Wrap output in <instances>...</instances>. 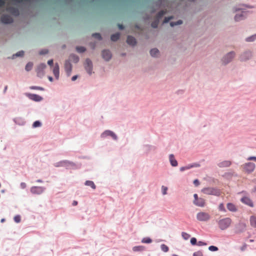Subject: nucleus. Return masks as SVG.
<instances>
[{
  "mask_svg": "<svg viewBox=\"0 0 256 256\" xmlns=\"http://www.w3.org/2000/svg\"><path fill=\"white\" fill-rule=\"evenodd\" d=\"M232 11L234 12L240 11V13H237L234 16V20L236 22L246 19L249 12V11L246 10L244 8H242V5H238L233 7Z\"/></svg>",
  "mask_w": 256,
  "mask_h": 256,
  "instance_id": "f257e3e1",
  "label": "nucleus"
},
{
  "mask_svg": "<svg viewBox=\"0 0 256 256\" xmlns=\"http://www.w3.org/2000/svg\"><path fill=\"white\" fill-rule=\"evenodd\" d=\"M54 165L56 168L64 167L66 170L76 169L78 168L74 162L68 160H62L54 163Z\"/></svg>",
  "mask_w": 256,
  "mask_h": 256,
  "instance_id": "f03ea898",
  "label": "nucleus"
},
{
  "mask_svg": "<svg viewBox=\"0 0 256 256\" xmlns=\"http://www.w3.org/2000/svg\"><path fill=\"white\" fill-rule=\"evenodd\" d=\"M236 54L234 51H230L224 54L221 58L222 65L226 66L231 62L236 57Z\"/></svg>",
  "mask_w": 256,
  "mask_h": 256,
  "instance_id": "7ed1b4c3",
  "label": "nucleus"
},
{
  "mask_svg": "<svg viewBox=\"0 0 256 256\" xmlns=\"http://www.w3.org/2000/svg\"><path fill=\"white\" fill-rule=\"evenodd\" d=\"M232 222V220L230 218H223L218 221V228L222 230L228 228L230 226Z\"/></svg>",
  "mask_w": 256,
  "mask_h": 256,
  "instance_id": "20e7f679",
  "label": "nucleus"
},
{
  "mask_svg": "<svg viewBox=\"0 0 256 256\" xmlns=\"http://www.w3.org/2000/svg\"><path fill=\"white\" fill-rule=\"evenodd\" d=\"M100 137L102 139L107 138L108 137H111L114 140L117 141L118 137L116 134L111 130H104L100 136Z\"/></svg>",
  "mask_w": 256,
  "mask_h": 256,
  "instance_id": "39448f33",
  "label": "nucleus"
},
{
  "mask_svg": "<svg viewBox=\"0 0 256 256\" xmlns=\"http://www.w3.org/2000/svg\"><path fill=\"white\" fill-rule=\"evenodd\" d=\"M253 52L250 50H246L242 52L240 56V60L242 62H247L252 58Z\"/></svg>",
  "mask_w": 256,
  "mask_h": 256,
  "instance_id": "423d86ee",
  "label": "nucleus"
},
{
  "mask_svg": "<svg viewBox=\"0 0 256 256\" xmlns=\"http://www.w3.org/2000/svg\"><path fill=\"white\" fill-rule=\"evenodd\" d=\"M202 192L206 194L213 195L218 196L220 195V190L214 188H205L202 190Z\"/></svg>",
  "mask_w": 256,
  "mask_h": 256,
  "instance_id": "0eeeda50",
  "label": "nucleus"
},
{
  "mask_svg": "<svg viewBox=\"0 0 256 256\" xmlns=\"http://www.w3.org/2000/svg\"><path fill=\"white\" fill-rule=\"evenodd\" d=\"M196 219L200 222H208L210 218V216L206 212H200L196 214Z\"/></svg>",
  "mask_w": 256,
  "mask_h": 256,
  "instance_id": "6e6552de",
  "label": "nucleus"
},
{
  "mask_svg": "<svg viewBox=\"0 0 256 256\" xmlns=\"http://www.w3.org/2000/svg\"><path fill=\"white\" fill-rule=\"evenodd\" d=\"M46 188L42 186H32L30 188V192L34 195H40L46 190Z\"/></svg>",
  "mask_w": 256,
  "mask_h": 256,
  "instance_id": "1a4fd4ad",
  "label": "nucleus"
},
{
  "mask_svg": "<svg viewBox=\"0 0 256 256\" xmlns=\"http://www.w3.org/2000/svg\"><path fill=\"white\" fill-rule=\"evenodd\" d=\"M246 223L240 222L234 226V232L236 234L242 233L246 230Z\"/></svg>",
  "mask_w": 256,
  "mask_h": 256,
  "instance_id": "9d476101",
  "label": "nucleus"
},
{
  "mask_svg": "<svg viewBox=\"0 0 256 256\" xmlns=\"http://www.w3.org/2000/svg\"><path fill=\"white\" fill-rule=\"evenodd\" d=\"M84 67L89 75H91L93 72V64L92 60L89 58L86 60L84 64Z\"/></svg>",
  "mask_w": 256,
  "mask_h": 256,
  "instance_id": "9b49d317",
  "label": "nucleus"
},
{
  "mask_svg": "<svg viewBox=\"0 0 256 256\" xmlns=\"http://www.w3.org/2000/svg\"><path fill=\"white\" fill-rule=\"evenodd\" d=\"M194 198L193 203L195 206L199 207H204L205 206V200L202 198H198L196 194H194Z\"/></svg>",
  "mask_w": 256,
  "mask_h": 256,
  "instance_id": "f8f14e48",
  "label": "nucleus"
},
{
  "mask_svg": "<svg viewBox=\"0 0 256 256\" xmlns=\"http://www.w3.org/2000/svg\"><path fill=\"white\" fill-rule=\"evenodd\" d=\"M26 96L30 100H33L36 102H40L43 100V98L37 94H31V93H26Z\"/></svg>",
  "mask_w": 256,
  "mask_h": 256,
  "instance_id": "ddd939ff",
  "label": "nucleus"
},
{
  "mask_svg": "<svg viewBox=\"0 0 256 256\" xmlns=\"http://www.w3.org/2000/svg\"><path fill=\"white\" fill-rule=\"evenodd\" d=\"M256 168V164L252 162L246 163L244 166V170L248 174L253 172Z\"/></svg>",
  "mask_w": 256,
  "mask_h": 256,
  "instance_id": "4468645a",
  "label": "nucleus"
},
{
  "mask_svg": "<svg viewBox=\"0 0 256 256\" xmlns=\"http://www.w3.org/2000/svg\"><path fill=\"white\" fill-rule=\"evenodd\" d=\"M46 65L44 63L40 64L37 68L36 72L38 76L42 78L44 76V70L46 68Z\"/></svg>",
  "mask_w": 256,
  "mask_h": 256,
  "instance_id": "2eb2a0df",
  "label": "nucleus"
},
{
  "mask_svg": "<svg viewBox=\"0 0 256 256\" xmlns=\"http://www.w3.org/2000/svg\"><path fill=\"white\" fill-rule=\"evenodd\" d=\"M102 56L103 59L106 62H108L112 57V52L108 50H104L102 52Z\"/></svg>",
  "mask_w": 256,
  "mask_h": 256,
  "instance_id": "dca6fc26",
  "label": "nucleus"
},
{
  "mask_svg": "<svg viewBox=\"0 0 256 256\" xmlns=\"http://www.w3.org/2000/svg\"><path fill=\"white\" fill-rule=\"evenodd\" d=\"M64 70L67 76H69L71 74L72 72V64L70 63V60H66L64 64Z\"/></svg>",
  "mask_w": 256,
  "mask_h": 256,
  "instance_id": "f3484780",
  "label": "nucleus"
},
{
  "mask_svg": "<svg viewBox=\"0 0 256 256\" xmlns=\"http://www.w3.org/2000/svg\"><path fill=\"white\" fill-rule=\"evenodd\" d=\"M1 22L2 24H8L13 22L12 18L8 14H4L2 16Z\"/></svg>",
  "mask_w": 256,
  "mask_h": 256,
  "instance_id": "a211bd4d",
  "label": "nucleus"
},
{
  "mask_svg": "<svg viewBox=\"0 0 256 256\" xmlns=\"http://www.w3.org/2000/svg\"><path fill=\"white\" fill-rule=\"evenodd\" d=\"M14 122L18 126H24L26 124L24 118L22 117H16L13 119Z\"/></svg>",
  "mask_w": 256,
  "mask_h": 256,
  "instance_id": "6ab92c4d",
  "label": "nucleus"
},
{
  "mask_svg": "<svg viewBox=\"0 0 256 256\" xmlns=\"http://www.w3.org/2000/svg\"><path fill=\"white\" fill-rule=\"evenodd\" d=\"M232 164V162L229 160H224L218 164V166L220 168H227Z\"/></svg>",
  "mask_w": 256,
  "mask_h": 256,
  "instance_id": "aec40b11",
  "label": "nucleus"
},
{
  "mask_svg": "<svg viewBox=\"0 0 256 256\" xmlns=\"http://www.w3.org/2000/svg\"><path fill=\"white\" fill-rule=\"evenodd\" d=\"M126 42L132 46H134L136 44V39L132 36H128L127 37Z\"/></svg>",
  "mask_w": 256,
  "mask_h": 256,
  "instance_id": "412c9836",
  "label": "nucleus"
},
{
  "mask_svg": "<svg viewBox=\"0 0 256 256\" xmlns=\"http://www.w3.org/2000/svg\"><path fill=\"white\" fill-rule=\"evenodd\" d=\"M168 159L170 164L172 166L176 167L178 166V162L176 160L175 158L174 154H170L168 156Z\"/></svg>",
  "mask_w": 256,
  "mask_h": 256,
  "instance_id": "4be33fe9",
  "label": "nucleus"
},
{
  "mask_svg": "<svg viewBox=\"0 0 256 256\" xmlns=\"http://www.w3.org/2000/svg\"><path fill=\"white\" fill-rule=\"evenodd\" d=\"M241 202L248 206L252 207L254 206L252 201L248 197L244 196L241 198Z\"/></svg>",
  "mask_w": 256,
  "mask_h": 256,
  "instance_id": "5701e85b",
  "label": "nucleus"
},
{
  "mask_svg": "<svg viewBox=\"0 0 256 256\" xmlns=\"http://www.w3.org/2000/svg\"><path fill=\"white\" fill-rule=\"evenodd\" d=\"M143 148L145 152L147 153L154 151L156 150V147L154 146L146 144L143 146Z\"/></svg>",
  "mask_w": 256,
  "mask_h": 256,
  "instance_id": "b1692460",
  "label": "nucleus"
},
{
  "mask_svg": "<svg viewBox=\"0 0 256 256\" xmlns=\"http://www.w3.org/2000/svg\"><path fill=\"white\" fill-rule=\"evenodd\" d=\"M52 72L56 78L58 80L60 76V68L58 63L55 64Z\"/></svg>",
  "mask_w": 256,
  "mask_h": 256,
  "instance_id": "393cba45",
  "label": "nucleus"
},
{
  "mask_svg": "<svg viewBox=\"0 0 256 256\" xmlns=\"http://www.w3.org/2000/svg\"><path fill=\"white\" fill-rule=\"evenodd\" d=\"M160 53L159 50L157 48H153L150 50V54L152 58H158Z\"/></svg>",
  "mask_w": 256,
  "mask_h": 256,
  "instance_id": "a878e982",
  "label": "nucleus"
},
{
  "mask_svg": "<svg viewBox=\"0 0 256 256\" xmlns=\"http://www.w3.org/2000/svg\"><path fill=\"white\" fill-rule=\"evenodd\" d=\"M226 207L228 210L232 212H236L238 210L236 206L231 202L228 203L226 204Z\"/></svg>",
  "mask_w": 256,
  "mask_h": 256,
  "instance_id": "bb28decb",
  "label": "nucleus"
},
{
  "mask_svg": "<svg viewBox=\"0 0 256 256\" xmlns=\"http://www.w3.org/2000/svg\"><path fill=\"white\" fill-rule=\"evenodd\" d=\"M146 248L143 246H137L132 248V250L134 252H143L145 250Z\"/></svg>",
  "mask_w": 256,
  "mask_h": 256,
  "instance_id": "cd10ccee",
  "label": "nucleus"
},
{
  "mask_svg": "<svg viewBox=\"0 0 256 256\" xmlns=\"http://www.w3.org/2000/svg\"><path fill=\"white\" fill-rule=\"evenodd\" d=\"M84 184L86 186H90L92 190H95L96 188V186L92 180H86L84 182Z\"/></svg>",
  "mask_w": 256,
  "mask_h": 256,
  "instance_id": "c85d7f7f",
  "label": "nucleus"
},
{
  "mask_svg": "<svg viewBox=\"0 0 256 256\" xmlns=\"http://www.w3.org/2000/svg\"><path fill=\"white\" fill-rule=\"evenodd\" d=\"M250 226L256 228V217L254 216H251L250 218Z\"/></svg>",
  "mask_w": 256,
  "mask_h": 256,
  "instance_id": "c756f323",
  "label": "nucleus"
},
{
  "mask_svg": "<svg viewBox=\"0 0 256 256\" xmlns=\"http://www.w3.org/2000/svg\"><path fill=\"white\" fill-rule=\"evenodd\" d=\"M70 57L74 63H78L79 62L80 58L76 54H72L70 55Z\"/></svg>",
  "mask_w": 256,
  "mask_h": 256,
  "instance_id": "7c9ffc66",
  "label": "nucleus"
},
{
  "mask_svg": "<svg viewBox=\"0 0 256 256\" xmlns=\"http://www.w3.org/2000/svg\"><path fill=\"white\" fill-rule=\"evenodd\" d=\"M256 40V34H252L246 38L245 40L246 42H253Z\"/></svg>",
  "mask_w": 256,
  "mask_h": 256,
  "instance_id": "2f4dec72",
  "label": "nucleus"
},
{
  "mask_svg": "<svg viewBox=\"0 0 256 256\" xmlns=\"http://www.w3.org/2000/svg\"><path fill=\"white\" fill-rule=\"evenodd\" d=\"M120 34L119 32H116L111 36L110 39L113 42H116L120 38Z\"/></svg>",
  "mask_w": 256,
  "mask_h": 256,
  "instance_id": "473e14b6",
  "label": "nucleus"
},
{
  "mask_svg": "<svg viewBox=\"0 0 256 256\" xmlns=\"http://www.w3.org/2000/svg\"><path fill=\"white\" fill-rule=\"evenodd\" d=\"M33 63L32 62H28L27 63L25 66V70L26 72H30L32 70V67H33Z\"/></svg>",
  "mask_w": 256,
  "mask_h": 256,
  "instance_id": "72a5a7b5",
  "label": "nucleus"
},
{
  "mask_svg": "<svg viewBox=\"0 0 256 256\" xmlns=\"http://www.w3.org/2000/svg\"><path fill=\"white\" fill-rule=\"evenodd\" d=\"M182 22H183L182 20H178L176 22H170V26L172 27H174V26H176L182 24Z\"/></svg>",
  "mask_w": 256,
  "mask_h": 256,
  "instance_id": "f704fd0d",
  "label": "nucleus"
},
{
  "mask_svg": "<svg viewBox=\"0 0 256 256\" xmlns=\"http://www.w3.org/2000/svg\"><path fill=\"white\" fill-rule=\"evenodd\" d=\"M141 242L144 244H150L152 242V240L150 237L144 238Z\"/></svg>",
  "mask_w": 256,
  "mask_h": 256,
  "instance_id": "c9c22d12",
  "label": "nucleus"
},
{
  "mask_svg": "<svg viewBox=\"0 0 256 256\" xmlns=\"http://www.w3.org/2000/svg\"><path fill=\"white\" fill-rule=\"evenodd\" d=\"M166 14V12L164 10H162L158 12V14H157L156 19L159 20Z\"/></svg>",
  "mask_w": 256,
  "mask_h": 256,
  "instance_id": "e433bc0d",
  "label": "nucleus"
},
{
  "mask_svg": "<svg viewBox=\"0 0 256 256\" xmlns=\"http://www.w3.org/2000/svg\"><path fill=\"white\" fill-rule=\"evenodd\" d=\"M182 236L184 240H188L190 237V235L186 232H182Z\"/></svg>",
  "mask_w": 256,
  "mask_h": 256,
  "instance_id": "4c0bfd02",
  "label": "nucleus"
},
{
  "mask_svg": "<svg viewBox=\"0 0 256 256\" xmlns=\"http://www.w3.org/2000/svg\"><path fill=\"white\" fill-rule=\"evenodd\" d=\"M190 168H191V166H190V164L185 166L180 167V172H182L184 170H189Z\"/></svg>",
  "mask_w": 256,
  "mask_h": 256,
  "instance_id": "58836bf2",
  "label": "nucleus"
},
{
  "mask_svg": "<svg viewBox=\"0 0 256 256\" xmlns=\"http://www.w3.org/2000/svg\"><path fill=\"white\" fill-rule=\"evenodd\" d=\"M76 51L79 53H83L86 50V48L84 46H76Z\"/></svg>",
  "mask_w": 256,
  "mask_h": 256,
  "instance_id": "ea45409f",
  "label": "nucleus"
},
{
  "mask_svg": "<svg viewBox=\"0 0 256 256\" xmlns=\"http://www.w3.org/2000/svg\"><path fill=\"white\" fill-rule=\"evenodd\" d=\"M160 248L161 250L164 252H168L169 250L168 247L165 244H162L160 245Z\"/></svg>",
  "mask_w": 256,
  "mask_h": 256,
  "instance_id": "a19ab883",
  "label": "nucleus"
},
{
  "mask_svg": "<svg viewBox=\"0 0 256 256\" xmlns=\"http://www.w3.org/2000/svg\"><path fill=\"white\" fill-rule=\"evenodd\" d=\"M42 122L40 120L35 121L32 124V128H36L42 126Z\"/></svg>",
  "mask_w": 256,
  "mask_h": 256,
  "instance_id": "79ce46f5",
  "label": "nucleus"
},
{
  "mask_svg": "<svg viewBox=\"0 0 256 256\" xmlns=\"http://www.w3.org/2000/svg\"><path fill=\"white\" fill-rule=\"evenodd\" d=\"M30 88L32 90H40L42 91H44V88L39 86H31L30 87Z\"/></svg>",
  "mask_w": 256,
  "mask_h": 256,
  "instance_id": "37998d69",
  "label": "nucleus"
},
{
  "mask_svg": "<svg viewBox=\"0 0 256 256\" xmlns=\"http://www.w3.org/2000/svg\"><path fill=\"white\" fill-rule=\"evenodd\" d=\"M158 22H159V20H156L154 21L151 24L152 27L154 28H157L158 26Z\"/></svg>",
  "mask_w": 256,
  "mask_h": 256,
  "instance_id": "c03bdc74",
  "label": "nucleus"
},
{
  "mask_svg": "<svg viewBox=\"0 0 256 256\" xmlns=\"http://www.w3.org/2000/svg\"><path fill=\"white\" fill-rule=\"evenodd\" d=\"M208 250L210 252H216L218 250V248L216 246H210L208 247Z\"/></svg>",
  "mask_w": 256,
  "mask_h": 256,
  "instance_id": "a18cd8bd",
  "label": "nucleus"
},
{
  "mask_svg": "<svg viewBox=\"0 0 256 256\" xmlns=\"http://www.w3.org/2000/svg\"><path fill=\"white\" fill-rule=\"evenodd\" d=\"M24 50H20L14 54V56L16 57H22L24 55Z\"/></svg>",
  "mask_w": 256,
  "mask_h": 256,
  "instance_id": "49530a36",
  "label": "nucleus"
},
{
  "mask_svg": "<svg viewBox=\"0 0 256 256\" xmlns=\"http://www.w3.org/2000/svg\"><path fill=\"white\" fill-rule=\"evenodd\" d=\"M92 36L98 40H102V37L100 33H94L92 34Z\"/></svg>",
  "mask_w": 256,
  "mask_h": 256,
  "instance_id": "de8ad7c7",
  "label": "nucleus"
},
{
  "mask_svg": "<svg viewBox=\"0 0 256 256\" xmlns=\"http://www.w3.org/2000/svg\"><path fill=\"white\" fill-rule=\"evenodd\" d=\"M14 221L16 222V223H18L20 222V220H21V218H20V215H16L14 217Z\"/></svg>",
  "mask_w": 256,
  "mask_h": 256,
  "instance_id": "09e8293b",
  "label": "nucleus"
},
{
  "mask_svg": "<svg viewBox=\"0 0 256 256\" xmlns=\"http://www.w3.org/2000/svg\"><path fill=\"white\" fill-rule=\"evenodd\" d=\"M218 209L220 211L224 212H226V210L224 206L222 203H221L220 204V205L218 206Z\"/></svg>",
  "mask_w": 256,
  "mask_h": 256,
  "instance_id": "8fccbe9b",
  "label": "nucleus"
},
{
  "mask_svg": "<svg viewBox=\"0 0 256 256\" xmlns=\"http://www.w3.org/2000/svg\"><path fill=\"white\" fill-rule=\"evenodd\" d=\"M192 256H204L202 251L198 250L194 252Z\"/></svg>",
  "mask_w": 256,
  "mask_h": 256,
  "instance_id": "3c124183",
  "label": "nucleus"
},
{
  "mask_svg": "<svg viewBox=\"0 0 256 256\" xmlns=\"http://www.w3.org/2000/svg\"><path fill=\"white\" fill-rule=\"evenodd\" d=\"M190 242L192 246H194L196 244H198L197 240L196 238H192L190 240Z\"/></svg>",
  "mask_w": 256,
  "mask_h": 256,
  "instance_id": "603ef678",
  "label": "nucleus"
},
{
  "mask_svg": "<svg viewBox=\"0 0 256 256\" xmlns=\"http://www.w3.org/2000/svg\"><path fill=\"white\" fill-rule=\"evenodd\" d=\"M173 18H174L173 16H168V17H165L163 22L164 24L168 23V22H169V21L170 20L172 19Z\"/></svg>",
  "mask_w": 256,
  "mask_h": 256,
  "instance_id": "864d4df0",
  "label": "nucleus"
},
{
  "mask_svg": "<svg viewBox=\"0 0 256 256\" xmlns=\"http://www.w3.org/2000/svg\"><path fill=\"white\" fill-rule=\"evenodd\" d=\"M191 168H198L200 166V164L198 162H194L190 164Z\"/></svg>",
  "mask_w": 256,
  "mask_h": 256,
  "instance_id": "5fc2aeb1",
  "label": "nucleus"
},
{
  "mask_svg": "<svg viewBox=\"0 0 256 256\" xmlns=\"http://www.w3.org/2000/svg\"><path fill=\"white\" fill-rule=\"evenodd\" d=\"M239 5H242V7L244 8V7L248 8H254V6L246 4H240Z\"/></svg>",
  "mask_w": 256,
  "mask_h": 256,
  "instance_id": "6e6d98bb",
  "label": "nucleus"
},
{
  "mask_svg": "<svg viewBox=\"0 0 256 256\" xmlns=\"http://www.w3.org/2000/svg\"><path fill=\"white\" fill-rule=\"evenodd\" d=\"M48 52V50H46V49H43V50H41L39 52V54L40 55H44V54H47Z\"/></svg>",
  "mask_w": 256,
  "mask_h": 256,
  "instance_id": "4d7b16f0",
  "label": "nucleus"
},
{
  "mask_svg": "<svg viewBox=\"0 0 256 256\" xmlns=\"http://www.w3.org/2000/svg\"><path fill=\"white\" fill-rule=\"evenodd\" d=\"M162 194L163 195L166 194V192H167V190H168V188L162 186Z\"/></svg>",
  "mask_w": 256,
  "mask_h": 256,
  "instance_id": "13d9d810",
  "label": "nucleus"
},
{
  "mask_svg": "<svg viewBox=\"0 0 256 256\" xmlns=\"http://www.w3.org/2000/svg\"><path fill=\"white\" fill-rule=\"evenodd\" d=\"M12 12L15 16H18L19 15V11L18 9L13 8L12 11Z\"/></svg>",
  "mask_w": 256,
  "mask_h": 256,
  "instance_id": "bf43d9fd",
  "label": "nucleus"
},
{
  "mask_svg": "<svg viewBox=\"0 0 256 256\" xmlns=\"http://www.w3.org/2000/svg\"><path fill=\"white\" fill-rule=\"evenodd\" d=\"M207 244L205 242H202V241H198V242L197 245L198 246H206Z\"/></svg>",
  "mask_w": 256,
  "mask_h": 256,
  "instance_id": "052dcab7",
  "label": "nucleus"
},
{
  "mask_svg": "<svg viewBox=\"0 0 256 256\" xmlns=\"http://www.w3.org/2000/svg\"><path fill=\"white\" fill-rule=\"evenodd\" d=\"M20 187L22 189H24L26 187V184L24 182H22L20 184Z\"/></svg>",
  "mask_w": 256,
  "mask_h": 256,
  "instance_id": "680f3d73",
  "label": "nucleus"
},
{
  "mask_svg": "<svg viewBox=\"0 0 256 256\" xmlns=\"http://www.w3.org/2000/svg\"><path fill=\"white\" fill-rule=\"evenodd\" d=\"M248 160H254L256 162V156H251L248 158Z\"/></svg>",
  "mask_w": 256,
  "mask_h": 256,
  "instance_id": "e2e57ef3",
  "label": "nucleus"
},
{
  "mask_svg": "<svg viewBox=\"0 0 256 256\" xmlns=\"http://www.w3.org/2000/svg\"><path fill=\"white\" fill-rule=\"evenodd\" d=\"M194 184L195 186H198L200 184V182L198 179H196L194 181Z\"/></svg>",
  "mask_w": 256,
  "mask_h": 256,
  "instance_id": "0e129e2a",
  "label": "nucleus"
},
{
  "mask_svg": "<svg viewBox=\"0 0 256 256\" xmlns=\"http://www.w3.org/2000/svg\"><path fill=\"white\" fill-rule=\"evenodd\" d=\"M48 64L50 66H52L53 65V60L51 59L48 61Z\"/></svg>",
  "mask_w": 256,
  "mask_h": 256,
  "instance_id": "69168bd1",
  "label": "nucleus"
},
{
  "mask_svg": "<svg viewBox=\"0 0 256 256\" xmlns=\"http://www.w3.org/2000/svg\"><path fill=\"white\" fill-rule=\"evenodd\" d=\"M162 1L163 0H158V2H157V4L156 5H158V6H160L162 4Z\"/></svg>",
  "mask_w": 256,
  "mask_h": 256,
  "instance_id": "338daca9",
  "label": "nucleus"
},
{
  "mask_svg": "<svg viewBox=\"0 0 256 256\" xmlns=\"http://www.w3.org/2000/svg\"><path fill=\"white\" fill-rule=\"evenodd\" d=\"M78 78V76L77 75H75V76H74L72 78V81H74L75 80H76Z\"/></svg>",
  "mask_w": 256,
  "mask_h": 256,
  "instance_id": "774afa93",
  "label": "nucleus"
}]
</instances>
